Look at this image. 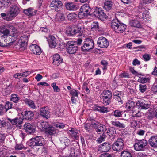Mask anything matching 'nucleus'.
<instances>
[{
	"mask_svg": "<svg viewBox=\"0 0 157 157\" xmlns=\"http://www.w3.org/2000/svg\"><path fill=\"white\" fill-rule=\"evenodd\" d=\"M12 37H8L5 38L4 44H2L1 46L6 47L8 48H11L16 49H19L20 51L25 50L27 46V43L28 42V37L27 36H21L19 39L18 44L14 40H13L11 39Z\"/></svg>",
	"mask_w": 157,
	"mask_h": 157,
	"instance_id": "nucleus-1",
	"label": "nucleus"
},
{
	"mask_svg": "<svg viewBox=\"0 0 157 157\" xmlns=\"http://www.w3.org/2000/svg\"><path fill=\"white\" fill-rule=\"evenodd\" d=\"M28 145L33 148L38 146H43L44 144V139L41 136H37L30 139L27 143Z\"/></svg>",
	"mask_w": 157,
	"mask_h": 157,
	"instance_id": "nucleus-2",
	"label": "nucleus"
},
{
	"mask_svg": "<svg viewBox=\"0 0 157 157\" xmlns=\"http://www.w3.org/2000/svg\"><path fill=\"white\" fill-rule=\"evenodd\" d=\"M84 31L83 28L81 27H68L66 28V33L68 36H71L76 34L78 36H81Z\"/></svg>",
	"mask_w": 157,
	"mask_h": 157,
	"instance_id": "nucleus-3",
	"label": "nucleus"
},
{
	"mask_svg": "<svg viewBox=\"0 0 157 157\" xmlns=\"http://www.w3.org/2000/svg\"><path fill=\"white\" fill-rule=\"evenodd\" d=\"M92 9L87 4H84L82 6L80 9V12L78 14V17L80 19L83 18L85 17L91 15Z\"/></svg>",
	"mask_w": 157,
	"mask_h": 157,
	"instance_id": "nucleus-4",
	"label": "nucleus"
},
{
	"mask_svg": "<svg viewBox=\"0 0 157 157\" xmlns=\"http://www.w3.org/2000/svg\"><path fill=\"white\" fill-rule=\"evenodd\" d=\"M6 27L7 28L6 29H5L2 31H0V34H3L1 36L2 38H4L9 36L11 37L16 38V36L14 33H10V30H13L14 29V27L12 25L8 24L6 25Z\"/></svg>",
	"mask_w": 157,
	"mask_h": 157,
	"instance_id": "nucleus-5",
	"label": "nucleus"
},
{
	"mask_svg": "<svg viewBox=\"0 0 157 157\" xmlns=\"http://www.w3.org/2000/svg\"><path fill=\"white\" fill-rule=\"evenodd\" d=\"M20 8L15 5H12L10 7L8 19L9 20H12L20 13Z\"/></svg>",
	"mask_w": 157,
	"mask_h": 157,
	"instance_id": "nucleus-6",
	"label": "nucleus"
},
{
	"mask_svg": "<svg viewBox=\"0 0 157 157\" xmlns=\"http://www.w3.org/2000/svg\"><path fill=\"white\" fill-rule=\"evenodd\" d=\"M102 98L103 99V103L104 105H107L111 102L112 93L111 91L107 90L104 91L101 94Z\"/></svg>",
	"mask_w": 157,
	"mask_h": 157,
	"instance_id": "nucleus-7",
	"label": "nucleus"
},
{
	"mask_svg": "<svg viewBox=\"0 0 157 157\" xmlns=\"http://www.w3.org/2000/svg\"><path fill=\"white\" fill-rule=\"evenodd\" d=\"M94 47L93 40L90 38H87L84 40L83 45L81 47V49L84 52H87L90 49H92Z\"/></svg>",
	"mask_w": 157,
	"mask_h": 157,
	"instance_id": "nucleus-8",
	"label": "nucleus"
},
{
	"mask_svg": "<svg viewBox=\"0 0 157 157\" xmlns=\"http://www.w3.org/2000/svg\"><path fill=\"white\" fill-rule=\"evenodd\" d=\"M67 52L71 54L76 53L78 49L77 43L75 41H69L66 44Z\"/></svg>",
	"mask_w": 157,
	"mask_h": 157,
	"instance_id": "nucleus-9",
	"label": "nucleus"
},
{
	"mask_svg": "<svg viewBox=\"0 0 157 157\" xmlns=\"http://www.w3.org/2000/svg\"><path fill=\"white\" fill-rule=\"evenodd\" d=\"M124 141L122 138H117L116 141L112 145V148L114 151H119L122 150L124 148Z\"/></svg>",
	"mask_w": 157,
	"mask_h": 157,
	"instance_id": "nucleus-10",
	"label": "nucleus"
},
{
	"mask_svg": "<svg viewBox=\"0 0 157 157\" xmlns=\"http://www.w3.org/2000/svg\"><path fill=\"white\" fill-rule=\"evenodd\" d=\"M147 145V140L144 139L137 140L134 145V149L137 151H142Z\"/></svg>",
	"mask_w": 157,
	"mask_h": 157,
	"instance_id": "nucleus-11",
	"label": "nucleus"
},
{
	"mask_svg": "<svg viewBox=\"0 0 157 157\" xmlns=\"http://www.w3.org/2000/svg\"><path fill=\"white\" fill-rule=\"evenodd\" d=\"M94 14L101 20L104 21L107 17L106 14L101 8L96 7L94 9Z\"/></svg>",
	"mask_w": 157,
	"mask_h": 157,
	"instance_id": "nucleus-12",
	"label": "nucleus"
},
{
	"mask_svg": "<svg viewBox=\"0 0 157 157\" xmlns=\"http://www.w3.org/2000/svg\"><path fill=\"white\" fill-rule=\"evenodd\" d=\"M97 44L100 48H106L109 46V43L107 39L104 37L101 36L99 37L98 39Z\"/></svg>",
	"mask_w": 157,
	"mask_h": 157,
	"instance_id": "nucleus-13",
	"label": "nucleus"
},
{
	"mask_svg": "<svg viewBox=\"0 0 157 157\" xmlns=\"http://www.w3.org/2000/svg\"><path fill=\"white\" fill-rule=\"evenodd\" d=\"M137 106L142 109H147L151 106V103L144 100H139L136 104Z\"/></svg>",
	"mask_w": 157,
	"mask_h": 157,
	"instance_id": "nucleus-14",
	"label": "nucleus"
},
{
	"mask_svg": "<svg viewBox=\"0 0 157 157\" xmlns=\"http://www.w3.org/2000/svg\"><path fill=\"white\" fill-rule=\"evenodd\" d=\"M93 126L98 134L101 133L105 134L104 132L106 130V128L105 125L98 123H94L93 124Z\"/></svg>",
	"mask_w": 157,
	"mask_h": 157,
	"instance_id": "nucleus-15",
	"label": "nucleus"
},
{
	"mask_svg": "<svg viewBox=\"0 0 157 157\" xmlns=\"http://www.w3.org/2000/svg\"><path fill=\"white\" fill-rule=\"evenodd\" d=\"M7 120L12 125H16L19 129L21 128L23 123V119L21 118H16L13 119L8 118Z\"/></svg>",
	"mask_w": 157,
	"mask_h": 157,
	"instance_id": "nucleus-16",
	"label": "nucleus"
},
{
	"mask_svg": "<svg viewBox=\"0 0 157 157\" xmlns=\"http://www.w3.org/2000/svg\"><path fill=\"white\" fill-rule=\"evenodd\" d=\"M40 114L43 117L48 119L50 116V112L48 107H44L40 109Z\"/></svg>",
	"mask_w": 157,
	"mask_h": 157,
	"instance_id": "nucleus-17",
	"label": "nucleus"
},
{
	"mask_svg": "<svg viewBox=\"0 0 157 157\" xmlns=\"http://www.w3.org/2000/svg\"><path fill=\"white\" fill-rule=\"evenodd\" d=\"M50 6L54 8L55 10H58L62 7L63 3L61 1L59 0H53L52 1L50 4Z\"/></svg>",
	"mask_w": 157,
	"mask_h": 157,
	"instance_id": "nucleus-18",
	"label": "nucleus"
},
{
	"mask_svg": "<svg viewBox=\"0 0 157 157\" xmlns=\"http://www.w3.org/2000/svg\"><path fill=\"white\" fill-rule=\"evenodd\" d=\"M112 145L109 142H105L100 144L98 147L99 148H101L103 152H108L111 149Z\"/></svg>",
	"mask_w": 157,
	"mask_h": 157,
	"instance_id": "nucleus-19",
	"label": "nucleus"
},
{
	"mask_svg": "<svg viewBox=\"0 0 157 157\" xmlns=\"http://www.w3.org/2000/svg\"><path fill=\"white\" fill-rule=\"evenodd\" d=\"M30 49L34 54L39 55L41 53L40 48L36 44H32L30 46Z\"/></svg>",
	"mask_w": 157,
	"mask_h": 157,
	"instance_id": "nucleus-20",
	"label": "nucleus"
},
{
	"mask_svg": "<svg viewBox=\"0 0 157 157\" xmlns=\"http://www.w3.org/2000/svg\"><path fill=\"white\" fill-rule=\"evenodd\" d=\"M63 62V59L58 54H55L53 57V64L57 66L59 65Z\"/></svg>",
	"mask_w": 157,
	"mask_h": 157,
	"instance_id": "nucleus-21",
	"label": "nucleus"
},
{
	"mask_svg": "<svg viewBox=\"0 0 157 157\" xmlns=\"http://www.w3.org/2000/svg\"><path fill=\"white\" fill-rule=\"evenodd\" d=\"M65 4L66 8L67 10L75 11L76 10L78 9L77 6L72 2H66Z\"/></svg>",
	"mask_w": 157,
	"mask_h": 157,
	"instance_id": "nucleus-22",
	"label": "nucleus"
},
{
	"mask_svg": "<svg viewBox=\"0 0 157 157\" xmlns=\"http://www.w3.org/2000/svg\"><path fill=\"white\" fill-rule=\"evenodd\" d=\"M23 117L24 119L27 120H32L34 117V113L31 111H25L22 113Z\"/></svg>",
	"mask_w": 157,
	"mask_h": 157,
	"instance_id": "nucleus-23",
	"label": "nucleus"
},
{
	"mask_svg": "<svg viewBox=\"0 0 157 157\" xmlns=\"http://www.w3.org/2000/svg\"><path fill=\"white\" fill-rule=\"evenodd\" d=\"M148 143L151 147L157 148V135L151 136L149 139Z\"/></svg>",
	"mask_w": 157,
	"mask_h": 157,
	"instance_id": "nucleus-24",
	"label": "nucleus"
},
{
	"mask_svg": "<svg viewBox=\"0 0 157 157\" xmlns=\"http://www.w3.org/2000/svg\"><path fill=\"white\" fill-rule=\"evenodd\" d=\"M71 132L70 133L72 137H74L76 140H78L80 132V131L74 128H72L69 130Z\"/></svg>",
	"mask_w": 157,
	"mask_h": 157,
	"instance_id": "nucleus-25",
	"label": "nucleus"
},
{
	"mask_svg": "<svg viewBox=\"0 0 157 157\" xmlns=\"http://www.w3.org/2000/svg\"><path fill=\"white\" fill-rule=\"evenodd\" d=\"M126 27V25L121 22L115 31L118 33H123L125 30Z\"/></svg>",
	"mask_w": 157,
	"mask_h": 157,
	"instance_id": "nucleus-26",
	"label": "nucleus"
},
{
	"mask_svg": "<svg viewBox=\"0 0 157 157\" xmlns=\"http://www.w3.org/2000/svg\"><path fill=\"white\" fill-rule=\"evenodd\" d=\"M65 19V16L63 12H59L56 14L55 18L56 21L61 22L64 21Z\"/></svg>",
	"mask_w": 157,
	"mask_h": 157,
	"instance_id": "nucleus-27",
	"label": "nucleus"
},
{
	"mask_svg": "<svg viewBox=\"0 0 157 157\" xmlns=\"http://www.w3.org/2000/svg\"><path fill=\"white\" fill-rule=\"evenodd\" d=\"M112 125L120 128H124L126 127V125L123 123H121L119 121L115 120L111 121Z\"/></svg>",
	"mask_w": 157,
	"mask_h": 157,
	"instance_id": "nucleus-28",
	"label": "nucleus"
},
{
	"mask_svg": "<svg viewBox=\"0 0 157 157\" xmlns=\"http://www.w3.org/2000/svg\"><path fill=\"white\" fill-rule=\"evenodd\" d=\"M24 128L27 132L31 134L34 132V130L31 124L29 123H25L24 126Z\"/></svg>",
	"mask_w": 157,
	"mask_h": 157,
	"instance_id": "nucleus-29",
	"label": "nucleus"
},
{
	"mask_svg": "<svg viewBox=\"0 0 157 157\" xmlns=\"http://www.w3.org/2000/svg\"><path fill=\"white\" fill-rule=\"evenodd\" d=\"M129 24L132 27L138 28L141 27V25L139 21L137 20H130L129 22Z\"/></svg>",
	"mask_w": 157,
	"mask_h": 157,
	"instance_id": "nucleus-30",
	"label": "nucleus"
},
{
	"mask_svg": "<svg viewBox=\"0 0 157 157\" xmlns=\"http://www.w3.org/2000/svg\"><path fill=\"white\" fill-rule=\"evenodd\" d=\"M36 11L32 9L31 8H29L28 9H25L24 10V13L25 14L29 16H32L35 14Z\"/></svg>",
	"mask_w": 157,
	"mask_h": 157,
	"instance_id": "nucleus-31",
	"label": "nucleus"
},
{
	"mask_svg": "<svg viewBox=\"0 0 157 157\" xmlns=\"http://www.w3.org/2000/svg\"><path fill=\"white\" fill-rule=\"evenodd\" d=\"M56 41V39L54 36H52L49 40V46L52 48H55L56 47L57 44Z\"/></svg>",
	"mask_w": 157,
	"mask_h": 157,
	"instance_id": "nucleus-32",
	"label": "nucleus"
},
{
	"mask_svg": "<svg viewBox=\"0 0 157 157\" xmlns=\"http://www.w3.org/2000/svg\"><path fill=\"white\" fill-rule=\"evenodd\" d=\"M94 109L95 111H97L103 113H107L109 111L108 108L103 106H96L95 107Z\"/></svg>",
	"mask_w": 157,
	"mask_h": 157,
	"instance_id": "nucleus-33",
	"label": "nucleus"
},
{
	"mask_svg": "<svg viewBox=\"0 0 157 157\" xmlns=\"http://www.w3.org/2000/svg\"><path fill=\"white\" fill-rule=\"evenodd\" d=\"M120 23L117 19L112 20L111 23V26L112 29L115 31Z\"/></svg>",
	"mask_w": 157,
	"mask_h": 157,
	"instance_id": "nucleus-34",
	"label": "nucleus"
},
{
	"mask_svg": "<svg viewBox=\"0 0 157 157\" xmlns=\"http://www.w3.org/2000/svg\"><path fill=\"white\" fill-rule=\"evenodd\" d=\"M135 107V103L132 101H129L126 103V108L128 110H132Z\"/></svg>",
	"mask_w": 157,
	"mask_h": 157,
	"instance_id": "nucleus-35",
	"label": "nucleus"
},
{
	"mask_svg": "<svg viewBox=\"0 0 157 157\" xmlns=\"http://www.w3.org/2000/svg\"><path fill=\"white\" fill-rule=\"evenodd\" d=\"M113 3L111 1H108L104 3V8L107 11H109L111 10Z\"/></svg>",
	"mask_w": 157,
	"mask_h": 157,
	"instance_id": "nucleus-36",
	"label": "nucleus"
},
{
	"mask_svg": "<svg viewBox=\"0 0 157 157\" xmlns=\"http://www.w3.org/2000/svg\"><path fill=\"white\" fill-rule=\"evenodd\" d=\"M106 133L109 136V137L116 133V130L115 128L113 127H111L109 128L107 130Z\"/></svg>",
	"mask_w": 157,
	"mask_h": 157,
	"instance_id": "nucleus-37",
	"label": "nucleus"
},
{
	"mask_svg": "<svg viewBox=\"0 0 157 157\" xmlns=\"http://www.w3.org/2000/svg\"><path fill=\"white\" fill-rule=\"evenodd\" d=\"M40 124L41 127L42 128V130H45L46 131L52 126L48 122L46 121L42 122Z\"/></svg>",
	"mask_w": 157,
	"mask_h": 157,
	"instance_id": "nucleus-38",
	"label": "nucleus"
},
{
	"mask_svg": "<svg viewBox=\"0 0 157 157\" xmlns=\"http://www.w3.org/2000/svg\"><path fill=\"white\" fill-rule=\"evenodd\" d=\"M133 154L130 151H124L121 152V157H133Z\"/></svg>",
	"mask_w": 157,
	"mask_h": 157,
	"instance_id": "nucleus-39",
	"label": "nucleus"
},
{
	"mask_svg": "<svg viewBox=\"0 0 157 157\" xmlns=\"http://www.w3.org/2000/svg\"><path fill=\"white\" fill-rule=\"evenodd\" d=\"M59 140L60 142L62 143H64L65 146H67L70 144L69 140L66 137H62L60 138Z\"/></svg>",
	"mask_w": 157,
	"mask_h": 157,
	"instance_id": "nucleus-40",
	"label": "nucleus"
},
{
	"mask_svg": "<svg viewBox=\"0 0 157 157\" xmlns=\"http://www.w3.org/2000/svg\"><path fill=\"white\" fill-rule=\"evenodd\" d=\"M25 103L29 107L33 109H35L36 108V106L34 102L30 100H26Z\"/></svg>",
	"mask_w": 157,
	"mask_h": 157,
	"instance_id": "nucleus-41",
	"label": "nucleus"
},
{
	"mask_svg": "<svg viewBox=\"0 0 157 157\" xmlns=\"http://www.w3.org/2000/svg\"><path fill=\"white\" fill-rule=\"evenodd\" d=\"M20 99L18 96L15 94H13L11 95V100L15 103H17Z\"/></svg>",
	"mask_w": 157,
	"mask_h": 157,
	"instance_id": "nucleus-42",
	"label": "nucleus"
},
{
	"mask_svg": "<svg viewBox=\"0 0 157 157\" xmlns=\"http://www.w3.org/2000/svg\"><path fill=\"white\" fill-rule=\"evenodd\" d=\"M46 132L50 135H52L56 134L57 130L52 126H51Z\"/></svg>",
	"mask_w": 157,
	"mask_h": 157,
	"instance_id": "nucleus-43",
	"label": "nucleus"
},
{
	"mask_svg": "<svg viewBox=\"0 0 157 157\" xmlns=\"http://www.w3.org/2000/svg\"><path fill=\"white\" fill-rule=\"evenodd\" d=\"M93 122L92 123H86L85 124L84 127L85 129L88 132H91L93 126Z\"/></svg>",
	"mask_w": 157,
	"mask_h": 157,
	"instance_id": "nucleus-44",
	"label": "nucleus"
},
{
	"mask_svg": "<svg viewBox=\"0 0 157 157\" xmlns=\"http://www.w3.org/2000/svg\"><path fill=\"white\" fill-rule=\"evenodd\" d=\"M151 17L149 12L147 10L143 12L142 15V18L144 19H149Z\"/></svg>",
	"mask_w": 157,
	"mask_h": 157,
	"instance_id": "nucleus-45",
	"label": "nucleus"
},
{
	"mask_svg": "<svg viewBox=\"0 0 157 157\" xmlns=\"http://www.w3.org/2000/svg\"><path fill=\"white\" fill-rule=\"evenodd\" d=\"M12 103L10 102H6L5 106V112H6L8 109L12 108Z\"/></svg>",
	"mask_w": 157,
	"mask_h": 157,
	"instance_id": "nucleus-46",
	"label": "nucleus"
},
{
	"mask_svg": "<svg viewBox=\"0 0 157 157\" xmlns=\"http://www.w3.org/2000/svg\"><path fill=\"white\" fill-rule=\"evenodd\" d=\"M122 111L116 110L113 112V115L117 117H121L122 116Z\"/></svg>",
	"mask_w": 157,
	"mask_h": 157,
	"instance_id": "nucleus-47",
	"label": "nucleus"
},
{
	"mask_svg": "<svg viewBox=\"0 0 157 157\" xmlns=\"http://www.w3.org/2000/svg\"><path fill=\"white\" fill-rule=\"evenodd\" d=\"M77 16V14L74 13H71L68 14L67 17L69 20H71L73 19H75Z\"/></svg>",
	"mask_w": 157,
	"mask_h": 157,
	"instance_id": "nucleus-48",
	"label": "nucleus"
},
{
	"mask_svg": "<svg viewBox=\"0 0 157 157\" xmlns=\"http://www.w3.org/2000/svg\"><path fill=\"white\" fill-rule=\"evenodd\" d=\"M132 111L133 113L132 116L134 117H140L142 116L143 115V113H142L139 111H138V112L137 113L135 112L133 110H132Z\"/></svg>",
	"mask_w": 157,
	"mask_h": 157,
	"instance_id": "nucleus-49",
	"label": "nucleus"
},
{
	"mask_svg": "<svg viewBox=\"0 0 157 157\" xmlns=\"http://www.w3.org/2000/svg\"><path fill=\"white\" fill-rule=\"evenodd\" d=\"M139 86V90L141 92L143 93L146 91L147 89L146 85L140 84Z\"/></svg>",
	"mask_w": 157,
	"mask_h": 157,
	"instance_id": "nucleus-50",
	"label": "nucleus"
},
{
	"mask_svg": "<svg viewBox=\"0 0 157 157\" xmlns=\"http://www.w3.org/2000/svg\"><path fill=\"white\" fill-rule=\"evenodd\" d=\"M51 86L53 88L54 92H59L60 91V89L58 86H56V83L54 82L52 83Z\"/></svg>",
	"mask_w": 157,
	"mask_h": 157,
	"instance_id": "nucleus-51",
	"label": "nucleus"
},
{
	"mask_svg": "<svg viewBox=\"0 0 157 157\" xmlns=\"http://www.w3.org/2000/svg\"><path fill=\"white\" fill-rule=\"evenodd\" d=\"M91 29H99L98 23L97 22H93L91 24Z\"/></svg>",
	"mask_w": 157,
	"mask_h": 157,
	"instance_id": "nucleus-52",
	"label": "nucleus"
},
{
	"mask_svg": "<svg viewBox=\"0 0 157 157\" xmlns=\"http://www.w3.org/2000/svg\"><path fill=\"white\" fill-rule=\"evenodd\" d=\"M154 0H140L141 4L143 5L152 3Z\"/></svg>",
	"mask_w": 157,
	"mask_h": 157,
	"instance_id": "nucleus-53",
	"label": "nucleus"
},
{
	"mask_svg": "<svg viewBox=\"0 0 157 157\" xmlns=\"http://www.w3.org/2000/svg\"><path fill=\"white\" fill-rule=\"evenodd\" d=\"M148 78L145 77H139L138 80V82L141 83H144L147 82L148 81Z\"/></svg>",
	"mask_w": 157,
	"mask_h": 157,
	"instance_id": "nucleus-54",
	"label": "nucleus"
},
{
	"mask_svg": "<svg viewBox=\"0 0 157 157\" xmlns=\"http://www.w3.org/2000/svg\"><path fill=\"white\" fill-rule=\"evenodd\" d=\"M155 112H150L147 115V118L149 120L152 119L154 117Z\"/></svg>",
	"mask_w": 157,
	"mask_h": 157,
	"instance_id": "nucleus-55",
	"label": "nucleus"
},
{
	"mask_svg": "<svg viewBox=\"0 0 157 157\" xmlns=\"http://www.w3.org/2000/svg\"><path fill=\"white\" fill-rule=\"evenodd\" d=\"M106 135L105 134H102L101 136L97 140V142L98 143H100L102 142L103 139L105 138Z\"/></svg>",
	"mask_w": 157,
	"mask_h": 157,
	"instance_id": "nucleus-56",
	"label": "nucleus"
},
{
	"mask_svg": "<svg viewBox=\"0 0 157 157\" xmlns=\"http://www.w3.org/2000/svg\"><path fill=\"white\" fill-rule=\"evenodd\" d=\"M101 63L104 66L103 69V70H106L107 69V66L108 64L107 62L105 60H103L101 61Z\"/></svg>",
	"mask_w": 157,
	"mask_h": 157,
	"instance_id": "nucleus-57",
	"label": "nucleus"
},
{
	"mask_svg": "<svg viewBox=\"0 0 157 157\" xmlns=\"http://www.w3.org/2000/svg\"><path fill=\"white\" fill-rule=\"evenodd\" d=\"M5 138V136L4 134L0 132V143H3Z\"/></svg>",
	"mask_w": 157,
	"mask_h": 157,
	"instance_id": "nucleus-58",
	"label": "nucleus"
},
{
	"mask_svg": "<svg viewBox=\"0 0 157 157\" xmlns=\"http://www.w3.org/2000/svg\"><path fill=\"white\" fill-rule=\"evenodd\" d=\"M70 94L73 97H78L77 91L75 89H73L71 91Z\"/></svg>",
	"mask_w": 157,
	"mask_h": 157,
	"instance_id": "nucleus-59",
	"label": "nucleus"
},
{
	"mask_svg": "<svg viewBox=\"0 0 157 157\" xmlns=\"http://www.w3.org/2000/svg\"><path fill=\"white\" fill-rule=\"evenodd\" d=\"M74 150L75 149L74 148H71V152H72L73 151V152H72V153H71L69 156L66 157L64 156H61L60 157H76L75 156V153L74 151Z\"/></svg>",
	"mask_w": 157,
	"mask_h": 157,
	"instance_id": "nucleus-60",
	"label": "nucleus"
},
{
	"mask_svg": "<svg viewBox=\"0 0 157 157\" xmlns=\"http://www.w3.org/2000/svg\"><path fill=\"white\" fill-rule=\"evenodd\" d=\"M8 15V13H7V14H6V13H2L0 14L2 17L3 18V19L4 20H5L7 21H10L11 20H8V19L7 18L8 17V16H7Z\"/></svg>",
	"mask_w": 157,
	"mask_h": 157,
	"instance_id": "nucleus-61",
	"label": "nucleus"
},
{
	"mask_svg": "<svg viewBox=\"0 0 157 157\" xmlns=\"http://www.w3.org/2000/svg\"><path fill=\"white\" fill-rule=\"evenodd\" d=\"M145 132V131L140 129L137 131L136 134L139 136H143Z\"/></svg>",
	"mask_w": 157,
	"mask_h": 157,
	"instance_id": "nucleus-62",
	"label": "nucleus"
},
{
	"mask_svg": "<svg viewBox=\"0 0 157 157\" xmlns=\"http://www.w3.org/2000/svg\"><path fill=\"white\" fill-rule=\"evenodd\" d=\"M55 126L59 128H63L65 126L64 124L59 123L56 124H55Z\"/></svg>",
	"mask_w": 157,
	"mask_h": 157,
	"instance_id": "nucleus-63",
	"label": "nucleus"
},
{
	"mask_svg": "<svg viewBox=\"0 0 157 157\" xmlns=\"http://www.w3.org/2000/svg\"><path fill=\"white\" fill-rule=\"evenodd\" d=\"M100 157H115L113 155L108 154H104L101 155Z\"/></svg>",
	"mask_w": 157,
	"mask_h": 157,
	"instance_id": "nucleus-64",
	"label": "nucleus"
}]
</instances>
